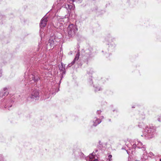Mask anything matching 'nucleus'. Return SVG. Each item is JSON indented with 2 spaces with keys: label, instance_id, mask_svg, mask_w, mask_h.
<instances>
[{
  "label": "nucleus",
  "instance_id": "nucleus-18",
  "mask_svg": "<svg viewBox=\"0 0 161 161\" xmlns=\"http://www.w3.org/2000/svg\"><path fill=\"white\" fill-rule=\"evenodd\" d=\"M76 2L80 3L81 2V0H73L72 2Z\"/></svg>",
  "mask_w": 161,
  "mask_h": 161
},
{
  "label": "nucleus",
  "instance_id": "nucleus-3",
  "mask_svg": "<svg viewBox=\"0 0 161 161\" xmlns=\"http://www.w3.org/2000/svg\"><path fill=\"white\" fill-rule=\"evenodd\" d=\"M145 131L147 133V136L149 138H152L153 137V136L155 134V129L154 127H149L147 126L145 128Z\"/></svg>",
  "mask_w": 161,
  "mask_h": 161
},
{
  "label": "nucleus",
  "instance_id": "nucleus-6",
  "mask_svg": "<svg viewBox=\"0 0 161 161\" xmlns=\"http://www.w3.org/2000/svg\"><path fill=\"white\" fill-rule=\"evenodd\" d=\"M142 144L140 142L138 141H137L135 142V143L132 146V147L134 149H135L136 147L138 148H143V146H142ZM145 148L143 147V150H145Z\"/></svg>",
  "mask_w": 161,
  "mask_h": 161
},
{
  "label": "nucleus",
  "instance_id": "nucleus-17",
  "mask_svg": "<svg viewBox=\"0 0 161 161\" xmlns=\"http://www.w3.org/2000/svg\"><path fill=\"white\" fill-rule=\"evenodd\" d=\"M112 157V155H109V156H108V159H107V160H108V161H111V160H112V159L111 158Z\"/></svg>",
  "mask_w": 161,
  "mask_h": 161
},
{
  "label": "nucleus",
  "instance_id": "nucleus-2",
  "mask_svg": "<svg viewBox=\"0 0 161 161\" xmlns=\"http://www.w3.org/2000/svg\"><path fill=\"white\" fill-rule=\"evenodd\" d=\"M77 31L76 26L72 24L69 25L67 29V33L70 37L74 36Z\"/></svg>",
  "mask_w": 161,
  "mask_h": 161
},
{
  "label": "nucleus",
  "instance_id": "nucleus-11",
  "mask_svg": "<svg viewBox=\"0 0 161 161\" xmlns=\"http://www.w3.org/2000/svg\"><path fill=\"white\" fill-rule=\"evenodd\" d=\"M93 153L91 154L90 155L89 157L87 158L86 159L87 161H98L96 159L93 160L94 158V156L93 154Z\"/></svg>",
  "mask_w": 161,
  "mask_h": 161
},
{
  "label": "nucleus",
  "instance_id": "nucleus-22",
  "mask_svg": "<svg viewBox=\"0 0 161 161\" xmlns=\"http://www.w3.org/2000/svg\"><path fill=\"white\" fill-rule=\"evenodd\" d=\"M97 114H100L101 113V111L100 110H97Z\"/></svg>",
  "mask_w": 161,
  "mask_h": 161
},
{
  "label": "nucleus",
  "instance_id": "nucleus-10",
  "mask_svg": "<svg viewBox=\"0 0 161 161\" xmlns=\"http://www.w3.org/2000/svg\"><path fill=\"white\" fill-rule=\"evenodd\" d=\"M8 93V89L6 88H4L3 90L1 91L0 93V96L3 97V96H7Z\"/></svg>",
  "mask_w": 161,
  "mask_h": 161
},
{
  "label": "nucleus",
  "instance_id": "nucleus-28",
  "mask_svg": "<svg viewBox=\"0 0 161 161\" xmlns=\"http://www.w3.org/2000/svg\"><path fill=\"white\" fill-rule=\"evenodd\" d=\"M98 151L97 150H96V152H97V151Z\"/></svg>",
  "mask_w": 161,
  "mask_h": 161
},
{
  "label": "nucleus",
  "instance_id": "nucleus-14",
  "mask_svg": "<svg viewBox=\"0 0 161 161\" xmlns=\"http://www.w3.org/2000/svg\"><path fill=\"white\" fill-rule=\"evenodd\" d=\"M30 79H32V80H33L35 82H37L39 80V78L38 77H35L33 75H31Z\"/></svg>",
  "mask_w": 161,
  "mask_h": 161
},
{
  "label": "nucleus",
  "instance_id": "nucleus-9",
  "mask_svg": "<svg viewBox=\"0 0 161 161\" xmlns=\"http://www.w3.org/2000/svg\"><path fill=\"white\" fill-rule=\"evenodd\" d=\"M80 56V53L79 52H78L76 54L75 56V58L74 59V60L73 61L71 62V63L70 64H69L68 65V66L69 67H70L72 65H73L76 61L78 60L79 59V57Z\"/></svg>",
  "mask_w": 161,
  "mask_h": 161
},
{
  "label": "nucleus",
  "instance_id": "nucleus-26",
  "mask_svg": "<svg viewBox=\"0 0 161 161\" xmlns=\"http://www.w3.org/2000/svg\"><path fill=\"white\" fill-rule=\"evenodd\" d=\"M158 121H160V119H159V118H158Z\"/></svg>",
  "mask_w": 161,
  "mask_h": 161
},
{
  "label": "nucleus",
  "instance_id": "nucleus-19",
  "mask_svg": "<svg viewBox=\"0 0 161 161\" xmlns=\"http://www.w3.org/2000/svg\"><path fill=\"white\" fill-rule=\"evenodd\" d=\"M101 88L100 87L98 88L96 87V89H95V91L97 92L98 91H100L101 90Z\"/></svg>",
  "mask_w": 161,
  "mask_h": 161
},
{
  "label": "nucleus",
  "instance_id": "nucleus-31",
  "mask_svg": "<svg viewBox=\"0 0 161 161\" xmlns=\"http://www.w3.org/2000/svg\"><path fill=\"white\" fill-rule=\"evenodd\" d=\"M109 121H110V120H111L110 119H109Z\"/></svg>",
  "mask_w": 161,
  "mask_h": 161
},
{
  "label": "nucleus",
  "instance_id": "nucleus-27",
  "mask_svg": "<svg viewBox=\"0 0 161 161\" xmlns=\"http://www.w3.org/2000/svg\"><path fill=\"white\" fill-rule=\"evenodd\" d=\"M147 134L146 135H145V136H146L147 137H148V136H147Z\"/></svg>",
  "mask_w": 161,
  "mask_h": 161
},
{
  "label": "nucleus",
  "instance_id": "nucleus-7",
  "mask_svg": "<svg viewBox=\"0 0 161 161\" xmlns=\"http://www.w3.org/2000/svg\"><path fill=\"white\" fill-rule=\"evenodd\" d=\"M47 21V17H43L41 19L40 23V27L42 28L44 27L46 25Z\"/></svg>",
  "mask_w": 161,
  "mask_h": 161
},
{
  "label": "nucleus",
  "instance_id": "nucleus-16",
  "mask_svg": "<svg viewBox=\"0 0 161 161\" xmlns=\"http://www.w3.org/2000/svg\"><path fill=\"white\" fill-rule=\"evenodd\" d=\"M154 155L153 153L151 152H150L148 154V156L150 157H152L153 156H154Z\"/></svg>",
  "mask_w": 161,
  "mask_h": 161
},
{
  "label": "nucleus",
  "instance_id": "nucleus-25",
  "mask_svg": "<svg viewBox=\"0 0 161 161\" xmlns=\"http://www.w3.org/2000/svg\"><path fill=\"white\" fill-rule=\"evenodd\" d=\"M90 83L92 84L93 82H92V79H90Z\"/></svg>",
  "mask_w": 161,
  "mask_h": 161
},
{
  "label": "nucleus",
  "instance_id": "nucleus-21",
  "mask_svg": "<svg viewBox=\"0 0 161 161\" xmlns=\"http://www.w3.org/2000/svg\"><path fill=\"white\" fill-rule=\"evenodd\" d=\"M135 161H144L142 159V158H141L139 160L136 159Z\"/></svg>",
  "mask_w": 161,
  "mask_h": 161
},
{
  "label": "nucleus",
  "instance_id": "nucleus-13",
  "mask_svg": "<svg viewBox=\"0 0 161 161\" xmlns=\"http://www.w3.org/2000/svg\"><path fill=\"white\" fill-rule=\"evenodd\" d=\"M101 122V120L98 119H96L95 121H93V125L94 126H96L97 125L99 124Z\"/></svg>",
  "mask_w": 161,
  "mask_h": 161
},
{
  "label": "nucleus",
  "instance_id": "nucleus-8",
  "mask_svg": "<svg viewBox=\"0 0 161 161\" xmlns=\"http://www.w3.org/2000/svg\"><path fill=\"white\" fill-rule=\"evenodd\" d=\"M13 103V102L12 101L10 100L8 102H7V103L4 106L5 108L10 110V108L12 107Z\"/></svg>",
  "mask_w": 161,
  "mask_h": 161
},
{
  "label": "nucleus",
  "instance_id": "nucleus-20",
  "mask_svg": "<svg viewBox=\"0 0 161 161\" xmlns=\"http://www.w3.org/2000/svg\"><path fill=\"white\" fill-rule=\"evenodd\" d=\"M66 19L65 18H63V19H60L59 20V21L60 22H64V19Z\"/></svg>",
  "mask_w": 161,
  "mask_h": 161
},
{
  "label": "nucleus",
  "instance_id": "nucleus-5",
  "mask_svg": "<svg viewBox=\"0 0 161 161\" xmlns=\"http://www.w3.org/2000/svg\"><path fill=\"white\" fill-rule=\"evenodd\" d=\"M39 93L38 91L35 90L33 91L30 96L31 99L36 100L39 98Z\"/></svg>",
  "mask_w": 161,
  "mask_h": 161
},
{
  "label": "nucleus",
  "instance_id": "nucleus-29",
  "mask_svg": "<svg viewBox=\"0 0 161 161\" xmlns=\"http://www.w3.org/2000/svg\"><path fill=\"white\" fill-rule=\"evenodd\" d=\"M4 102H6V100H4Z\"/></svg>",
  "mask_w": 161,
  "mask_h": 161
},
{
  "label": "nucleus",
  "instance_id": "nucleus-1",
  "mask_svg": "<svg viewBox=\"0 0 161 161\" xmlns=\"http://www.w3.org/2000/svg\"><path fill=\"white\" fill-rule=\"evenodd\" d=\"M65 1V0H57L53 6L54 8L57 9V12L62 7H64L68 10V9L70 10L74 9V7L71 5L68 4L63 5Z\"/></svg>",
  "mask_w": 161,
  "mask_h": 161
},
{
  "label": "nucleus",
  "instance_id": "nucleus-24",
  "mask_svg": "<svg viewBox=\"0 0 161 161\" xmlns=\"http://www.w3.org/2000/svg\"><path fill=\"white\" fill-rule=\"evenodd\" d=\"M84 155V154L82 153H80V156L81 157H83V156Z\"/></svg>",
  "mask_w": 161,
  "mask_h": 161
},
{
  "label": "nucleus",
  "instance_id": "nucleus-15",
  "mask_svg": "<svg viewBox=\"0 0 161 161\" xmlns=\"http://www.w3.org/2000/svg\"><path fill=\"white\" fill-rule=\"evenodd\" d=\"M59 69L63 71L65 69L64 67L63 66L62 64H61V66L59 67Z\"/></svg>",
  "mask_w": 161,
  "mask_h": 161
},
{
  "label": "nucleus",
  "instance_id": "nucleus-4",
  "mask_svg": "<svg viewBox=\"0 0 161 161\" xmlns=\"http://www.w3.org/2000/svg\"><path fill=\"white\" fill-rule=\"evenodd\" d=\"M58 43L55 39H53L52 38H51L49 40L48 43L47 44V48L49 50L53 49Z\"/></svg>",
  "mask_w": 161,
  "mask_h": 161
},
{
  "label": "nucleus",
  "instance_id": "nucleus-23",
  "mask_svg": "<svg viewBox=\"0 0 161 161\" xmlns=\"http://www.w3.org/2000/svg\"><path fill=\"white\" fill-rule=\"evenodd\" d=\"M2 72L1 70L0 71V77L2 76Z\"/></svg>",
  "mask_w": 161,
  "mask_h": 161
},
{
  "label": "nucleus",
  "instance_id": "nucleus-12",
  "mask_svg": "<svg viewBox=\"0 0 161 161\" xmlns=\"http://www.w3.org/2000/svg\"><path fill=\"white\" fill-rule=\"evenodd\" d=\"M148 157V154L146 152H144L142 155V159L143 161H145L147 159Z\"/></svg>",
  "mask_w": 161,
  "mask_h": 161
},
{
  "label": "nucleus",
  "instance_id": "nucleus-30",
  "mask_svg": "<svg viewBox=\"0 0 161 161\" xmlns=\"http://www.w3.org/2000/svg\"><path fill=\"white\" fill-rule=\"evenodd\" d=\"M160 161H161V158L160 159Z\"/></svg>",
  "mask_w": 161,
  "mask_h": 161
}]
</instances>
